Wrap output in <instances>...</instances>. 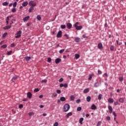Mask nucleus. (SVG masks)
<instances>
[{"instance_id":"obj_1","label":"nucleus","mask_w":126,"mask_h":126,"mask_svg":"<svg viewBox=\"0 0 126 126\" xmlns=\"http://www.w3.org/2000/svg\"><path fill=\"white\" fill-rule=\"evenodd\" d=\"M78 24H79V23L77 22L73 25V26L76 30H81V29H82V26H78Z\"/></svg>"},{"instance_id":"obj_2","label":"nucleus","mask_w":126,"mask_h":126,"mask_svg":"<svg viewBox=\"0 0 126 126\" xmlns=\"http://www.w3.org/2000/svg\"><path fill=\"white\" fill-rule=\"evenodd\" d=\"M70 109V106L68 104H64L63 106V110L65 112H67Z\"/></svg>"},{"instance_id":"obj_3","label":"nucleus","mask_w":126,"mask_h":126,"mask_svg":"<svg viewBox=\"0 0 126 126\" xmlns=\"http://www.w3.org/2000/svg\"><path fill=\"white\" fill-rule=\"evenodd\" d=\"M29 5H30V6L31 7H35V6H36V5H37V3L35 2H34L33 0H31L29 2Z\"/></svg>"},{"instance_id":"obj_4","label":"nucleus","mask_w":126,"mask_h":126,"mask_svg":"<svg viewBox=\"0 0 126 126\" xmlns=\"http://www.w3.org/2000/svg\"><path fill=\"white\" fill-rule=\"evenodd\" d=\"M21 34H22V31H18L16 33V36H15L16 39H18V38H20V37H21Z\"/></svg>"},{"instance_id":"obj_5","label":"nucleus","mask_w":126,"mask_h":126,"mask_svg":"<svg viewBox=\"0 0 126 126\" xmlns=\"http://www.w3.org/2000/svg\"><path fill=\"white\" fill-rule=\"evenodd\" d=\"M60 88H62L63 87H64V88H67V87H68V84H67V83H65L64 84H60Z\"/></svg>"},{"instance_id":"obj_6","label":"nucleus","mask_w":126,"mask_h":126,"mask_svg":"<svg viewBox=\"0 0 126 126\" xmlns=\"http://www.w3.org/2000/svg\"><path fill=\"white\" fill-rule=\"evenodd\" d=\"M100 86H101V81H99V83L98 82L95 83L94 85V87L95 88L97 87H99Z\"/></svg>"},{"instance_id":"obj_7","label":"nucleus","mask_w":126,"mask_h":126,"mask_svg":"<svg viewBox=\"0 0 126 126\" xmlns=\"http://www.w3.org/2000/svg\"><path fill=\"white\" fill-rule=\"evenodd\" d=\"M97 48H98V49H99V50H102V49H103V44H102V43H98Z\"/></svg>"},{"instance_id":"obj_8","label":"nucleus","mask_w":126,"mask_h":126,"mask_svg":"<svg viewBox=\"0 0 126 126\" xmlns=\"http://www.w3.org/2000/svg\"><path fill=\"white\" fill-rule=\"evenodd\" d=\"M62 31H59L57 34V38H61V37H62Z\"/></svg>"},{"instance_id":"obj_9","label":"nucleus","mask_w":126,"mask_h":126,"mask_svg":"<svg viewBox=\"0 0 126 126\" xmlns=\"http://www.w3.org/2000/svg\"><path fill=\"white\" fill-rule=\"evenodd\" d=\"M61 62H62V59H61V58H57L55 60V63H56V64L60 63Z\"/></svg>"},{"instance_id":"obj_10","label":"nucleus","mask_w":126,"mask_h":126,"mask_svg":"<svg viewBox=\"0 0 126 126\" xmlns=\"http://www.w3.org/2000/svg\"><path fill=\"white\" fill-rule=\"evenodd\" d=\"M66 27L68 29H71V27H72V25L70 23H68L66 24Z\"/></svg>"},{"instance_id":"obj_11","label":"nucleus","mask_w":126,"mask_h":126,"mask_svg":"<svg viewBox=\"0 0 126 126\" xmlns=\"http://www.w3.org/2000/svg\"><path fill=\"white\" fill-rule=\"evenodd\" d=\"M108 110L109 111L110 114H112L113 113V107H112L111 106L109 105L108 106Z\"/></svg>"},{"instance_id":"obj_12","label":"nucleus","mask_w":126,"mask_h":126,"mask_svg":"<svg viewBox=\"0 0 126 126\" xmlns=\"http://www.w3.org/2000/svg\"><path fill=\"white\" fill-rule=\"evenodd\" d=\"M28 5V1H26L22 3V6L24 7L25 6H27Z\"/></svg>"},{"instance_id":"obj_13","label":"nucleus","mask_w":126,"mask_h":126,"mask_svg":"<svg viewBox=\"0 0 126 126\" xmlns=\"http://www.w3.org/2000/svg\"><path fill=\"white\" fill-rule=\"evenodd\" d=\"M29 18H30V17L29 16H27V17L24 18L23 21H24V22H25L26 21H28V20H29Z\"/></svg>"},{"instance_id":"obj_14","label":"nucleus","mask_w":126,"mask_h":126,"mask_svg":"<svg viewBox=\"0 0 126 126\" xmlns=\"http://www.w3.org/2000/svg\"><path fill=\"white\" fill-rule=\"evenodd\" d=\"M91 109L92 110H96L97 109V107H96V105L95 104H93L91 107Z\"/></svg>"},{"instance_id":"obj_15","label":"nucleus","mask_w":126,"mask_h":126,"mask_svg":"<svg viewBox=\"0 0 126 126\" xmlns=\"http://www.w3.org/2000/svg\"><path fill=\"white\" fill-rule=\"evenodd\" d=\"M89 91H90L89 88H86L84 90L83 92L85 94H86L87 93H88V92H89Z\"/></svg>"},{"instance_id":"obj_16","label":"nucleus","mask_w":126,"mask_h":126,"mask_svg":"<svg viewBox=\"0 0 126 126\" xmlns=\"http://www.w3.org/2000/svg\"><path fill=\"white\" fill-rule=\"evenodd\" d=\"M11 28V26H6V27H4L3 28V29L4 30H7L8 29H10Z\"/></svg>"},{"instance_id":"obj_17","label":"nucleus","mask_w":126,"mask_h":126,"mask_svg":"<svg viewBox=\"0 0 126 126\" xmlns=\"http://www.w3.org/2000/svg\"><path fill=\"white\" fill-rule=\"evenodd\" d=\"M108 102L110 103L111 104H112L114 102V99L111 98H109L108 99Z\"/></svg>"},{"instance_id":"obj_18","label":"nucleus","mask_w":126,"mask_h":126,"mask_svg":"<svg viewBox=\"0 0 126 126\" xmlns=\"http://www.w3.org/2000/svg\"><path fill=\"white\" fill-rule=\"evenodd\" d=\"M74 99H75V96H74L73 95H71L70 96V101H74Z\"/></svg>"},{"instance_id":"obj_19","label":"nucleus","mask_w":126,"mask_h":126,"mask_svg":"<svg viewBox=\"0 0 126 126\" xmlns=\"http://www.w3.org/2000/svg\"><path fill=\"white\" fill-rule=\"evenodd\" d=\"M72 116V112H69L66 115V117L67 118H69V117H71Z\"/></svg>"},{"instance_id":"obj_20","label":"nucleus","mask_w":126,"mask_h":126,"mask_svg":"<svg viewBox=\"0 0 126 126\" xmlns=\"http://www.w3.org/2000/svg\"><path fill=\"white\" fill-rule=\"evenodd\" d=\"M65 100H66V99H65V97H64V96H62L60 97V101H61L62 102H64Z\"/></svg>"},{"instance_id":"obj_21","label":"nucleus","mask_w":126,"mask_h":126,"mask_svg":"<svg viewBox=\"0 0 126 126\" xmlns=\"http://www.w3.org/2000/svg\"><path fill=\"white\" fill-rule=\"evenodd\" d=\"M27 96L28 98H32V94L31 92H29L27 93Z\"/></svg>"},{"instance_id":"obj_22","label":"nucleus","mask_w":126,"mask_h":126,"mask_svg":"<svg viewBox=\"0 0 126 126\" xmlns=\"http://www.w3.org/2000/svg\"><path fill=\"white\" fill-rule=\"evenodd\" d=\"M16 79H17V76H14L11 79V81H12L13 82H14V81H15V80H16Z\"/></svg>"},{"instance_id":"obj_23","label":"nucleus","mask_w":126,"mask_h":126,"mask_svg":"<svg viewBox=\"0 0 126 126\" xmlns=\"http://www.w3.org/2000/svg\"><path fill=\"white\" fill-rule=\"evenodd\" d=\"M75 41L77 43L80 42V38H79V37H76L75 39Z\"/></svg>"},{"instance_id":"obj_24","label":"nucleus","mask_w":126,"mask_h":126,"mask_svg":"<svg viewBox=\"0 0 126 126\" xmlns=\"http://www.w3.org/2000/svg\"><path fill=\"white\" fill-rule=\"evenodd\" d=\"M84 120V119L83 118H80L79 122V123L80 124V125H82V124H83L82 122H83Z\"/></svg>"},{"instance_id":"obj_25","label":"nucleus","mask_w":126,"mask_h":126,"mask_svg":"<svg viewBox=\"0 0 126 126\" xmlns=\"http://www.w3.org/2000/svg\"><path fill=\"white\" fill-rule=\"evenodd\" d=\"M25 59L27 61V62H29V61H30V60H31V57H25Z\"/></svg>"},{"instance_id":"obj_26","label":"nucleus","mask_w":126,"mask_h":126,"mask_svg":"<svg viewBox=\"0 0 126 126\" xmlns=\"http://www.w3.org/2000/svg\"><path fill=\"white\" fill-rule=\"evenodd\" d=\"M124 101H125V99L124 98L121 97L119 99V102L120 103H124Z\"/></svg>"},{"instance_id":"obj_27","label":"nucleus","mask_w":126,"mask_h":126,"mask_svg":"<svg viewBox=\"0 0 126 126\" xmlns=\"http://www.w3.org/2000/svg\"><path fill=\"white\" fill-rule=\"evenodd\" d=\"M86 99L87 102H90L91 101V97L90 96H88Z\"/></svg>"},{"instance_id":"obj_28","label":"nucleus","mask_w":126,"mask_h":126,"mask_svg":"<svg viewBox=\"0 0 126 126\" xmlns=\"http://www.w3.org/2000/svg\"><path fill=\"white\" fill-rule=\"evenodd\" d=\"M36 18L39 21H40L42 19V18L41 17V16L40 15H37Z\"/></svg>"},{"instance_id":"obj_29","label":"nucleus","mask_w":126,"mask_h":126,"mask_svg":"<svg viewBox=\"0 0 126 126\" xmlns=\"http://www.w3.org/2000/svg\"><path fill=\"white\" fill-rule=\"evenodd\" d=\"M80 57V55H79V54H76L75 55V59H76V60L79 59Z\"/></svg>"},{"instance_id":"obj_30","label":"nucleus","mask_w":126,"mask_h":126,"mask_svg":"<svg viewBox=\"0 0 126 126\" xmlns=\"http://www.w3.org/2000/svg\"><path fill=\"white\" fill-rule=\"evenodd\" d=\"M33 10H34V7H31L29 9V12H32V11H33Z\"/></svg>"},{"instance_id":"obj_31","label":"nucleus","mask_w":126,"mask_h":126,"mask_svg":"<svg viewBox=\"0 0 126 126\" xmlns=\"http://www.w3.org/2000/svg\"><path fill=\"white\" fill-rule=\"evenodd\" d=\"M2 5H3V6H6V5H8V2H4L2 3Z\"/></svg>"},{"instance_id":"obj_32","label":"nucleus","mask_w":126,"mask_h":126,"mask_svg":"<svg viewBox=\"0 0 126 126\" xmlns=\"http://www.w3.org/2000/svg\"><path fill=\"white\" fill-rule=\"evenodd\" d=\"M103 95L102 94H99L98 95V99L99 100H101L102 99V97Z\"/></svg>"},{"instance_id":"obj_33","label":"nucleus","mask_w":126,"mask_h":126,"mask_svg":"<svg viewBox=\"0 0 126 126\" xmlns=\"http://www.w3.org/2000/svg\"><path fill=\"white\" fill-rule=\"evenodd\" d=\"M12 53V51H7L6 54L8 56H10Z\"/></svg>"},{"instance_id":"obj_34","label":"nucleus","mask_w":126,"mask_h":126,"mask_svg":"<svg viewBox=\"0 0 126 126\" xmlns=\"http://www.w3.org/2000/svg\"><path fill=\"white\" fill-rule=\"evenodd\" d=\"M65 27H66L65 25H62L61 26V28H62V29H65Z\"/></svg>"},{"instance_id":"obj_35","label":"nucleus","mask_w":126,"mask_h":126,"mask_svg":"<svg viewBox=\"0 0 126 126\" xmlns=\"http://www.w3.org/2000/svg\"><path fill=\"white\" fill-rule=\"evenodd\" d=\"M48 81L46 79L42 80L41 81V83H47Z\"/></svg>"},{"instance_id":"obj_36","label":"nucleus","mask_w":126,"mask_h":126,"mask_svg":"<svg viewBox=\"0 0 126 126\" xmlns=\"http://www.w3.org/2000/svg\"><path fill=\"white\" fill-rule=\"evenodd\" d=\"M17 5V2H14L13 4V7L15 8Z\"/></svg>"},{"instance_id":"obj_37","label":"nucleus","mask_w":126,"mask_h":126,"mask_svg":"<svg viewBox=\"0 0 126 126\" xmlns=\"http://www.w3.org/2000/svg\"><path fill=\"white\" fill-rule=\"evenodd\" d=\"M114 49H115V46H114V45H112L110 47V50L111 51H114Z\"/></svg>"},{"instance_id":"obj_38","label":"nucleus","mask_w":126,"mask_h":126,"mask_svg":"<svg viewBox=\"0 0 126 126\" xmlns=\"http://www.w3.org/2000/svg\"><path fill=\"white\" fill-rule=\"evenodd\" d=\"M12 12H16V8H13L11 10Z\"/></svg>"},{"instance_id":"obj_39","label":"nucleus","mask_w":126,"mask_h":126,"mask_svg":"<svg viewBox=\"0 0 126 126\" xmlns=\"http://www.w3.org/2000/svg\"><path fill=\"white\" fill-rule=\"evenodd\" d=\"M65 50L64 49H61L59 51V53L60 54H63V52H64Z\"/></svg>"},{"instance_id":"obj_40","label":"nucleus","mask_w":126,"mask_h":126,"mask_svg":"<svg viewBox=\"0 0 126 126\" xmlns=\"http://www.w3.org/2000/svg\"><path fill=\"white\" fill-rule=\"evenodd\" d=\"M56 92L58 94H61V93H62V91H61V90H57L56 91Z\"/></svg>"},{"instance_id":"obj_41","label":"nucleus","mask_w":126,"mask_h":126,"mask_svg":"<svg viewBox=\"0 0 126 126\" xmlns=\"http://www.w3.org/2000/svg\"><path fill=\"white\" fill-rule=\"evenodd\" d=\"M47 62L48 63H51L52 62V59H51V58H48L47 59Z\"/></svg>"},{"instance_id":"obj_42","label":"nucleus","mask_w":126,"mask_h":126,"mask_svg":"<svg viewBox=\"0 0 126 126\" xmlns=\"http://www.w3.org/2000/svg\"><path fill=\"white\" fill-rule=\"evenodd\" d=\"M119 81H123L124 80V77H120L119 79Z\"/></svg>"},{"instance_id":"obj_43","label":"nucleus","mask_w":126,"mask_h":126,"mask_svg":"<svg viewBox=\"0 0 126 126\" xmlns=\"http://www.w3.org/2000/svg\"><path fill=\"white\" fill-rule=\"evenodd\" d=\"M7 35V32H5L2 35V38H5V37Z\"/></svg>"},{"instance_id":"obj_44","label":"nucleus","mask_w":126,"mask_h":126,"mask_svg":"<svg viewBox=\"0 0 126 126\" xmlns=\"http://www.w3.org/2000/svg\"><path fill=\"white\" fill-rule=\"evenodd\" d=\"M91 79H92V75L90 74V75H89V77L88 78V80H91Z\"/></svg>"},{"instance_id":"obj_45","label":"nucleus","mask_w":126,"mask_h":126,"mask_svg":"<svg viewBox=\"0 0 126 126\" xmlns=\"http://www.w3.org/2000/svg\"><path fill=\"white\" fill-rule=\"evenodd\" d=\"M106 119L107 121H110L111 120V117H110V116L106 117Z\"/></svg>"},{"instance_id":"obj_46","label":"nucleus","mask_w":126,"mask_h":126,"mask_svg":"<svg viewBox=\"0 0 126 126\" xmlns=\"http://www.w3.org/2000/svg\"><path fill=\"white\" fill-rule=\"evenodd\" d=\"M116 43H117V45H122V42H119V40H116Z\"/></svg>"},{"instance_id":"obj_47","label":"nucleus","mask_w":126,"mask_h":126,"mask_svg":"<svg viewBox=\"0 0 126 126\" xmlns=\"http://www.w3.org/2000/svg\"><path fill=\"white\" fill-rule=\"evenodd\" d=\"M97 73H98V74H102V71L101 70H100L99 69H98L97 70Z\"/></svg>"},{"instance_id":"obj_48","label":"nucleus","mask_w":126,"mask_h":126,"mask_svg":"<svg viewBox=\"0 0 126 126\" xmlns=\"http://www.w3.org/2000/svg\"><path fill=\"white\" fill-rule=\"evenodd\" d=\"M59 126V123L58 122H56L54 123V124L53 125V126Z\"/></svg>"},{"instance_id":"obj_49","label":"nucleus","mask_w":126,"mask_h":126,"mask_svg":"<svg viewBox=\"0 0 126 126\" xmlns=\"http://www.w3.org/2000/svg\"><path fill=\"white\" fill-rule=\"evenodd\" d=\"M29 115V116H34V112H30Z\"/></svg>"},{"instance_id":"obj_50","label":"nucleus","mask_w":126,"mask_h":126,"mask_svg":"<svg viewBox=\"0 0 126 126\" xmlns=\"http://www.w3.org/2000/svg\"><path fill=\"white\" fill-rule=\"evenodd\" d=\"M112 115H114V117H117V114L116 113V112L115 111H114L113 113H112Z\"/></svg>"},{"instance_id":"obj_51","label":"nucleus","mask_w":126,"mask_h":126,"mask_svg":"<svg viewBox=\"0 0 126 126\" xmlns=\"http://www.w3.org/2000/svg\"><path fill=\"white\" fill-rule=\"evenodd\" d=\"M52 95H53V96L54 97H57V96H58V94H57V93H53Z\"/></svg>"},{"instance_id":"obj_52","label":"nucleus","mask_w":126,"mask_h":126,"mask_svg":"<svg viewBox=\"0 0 126 126\" xmlns=\"http://www.w3.org/2000/svg\"><path fill=\"white\" fill-rule=\"evenodd\" d=\"M11 47L14 48V47H15V44H14V43L11 44Z\"/></svg>"},{"instance_id":"obj_53","label":"nucleus","mask_w":126,"mask_h":126,"mask_svg":"<svg viewBox=\"0 0 126 126\" xmlns=\"http://www.w3.org/2000/svg\"><path fill=\"white\" fill-rule=\"evenodd\" d=\"M59 82H63V78H61L59 80Z\"/></svg>"},{"instance_id":"obj_54","label":"nucleus","mask_w":126,"mask_h":126,"mask_svg":"<svg viewBox=\"0 0 126 126\" xmlns=\"http://www.w3.org/2000/svg\"><path fill=\"white\" fill-rule=\"evenodd\" d=\"M114 104L115 106H117V105H119V102L118 101H115Z\"/></svg>"},{"instance_id":"obj_55","label":"nucleus","mask_w":126,"mask_h":126,"mask_svg":"<svg viewBox=\"0 0 126 126\" xmlns=\"http://www.w3.org/2000/svg\"><path fill=\"white\" fill-rule=\"evenodd\" d=\"M81 109H82L81 107H77V110L78 111H80Z\"/></svg>"},{"instance_id":"obj_56","label":"nucleus","mask_w":126,"mask_h":126,"mask_svg":"<svg viewBox=\"0 0 126 126\" xmlns=\"http://www.w3.org/2000/svg\"><path fill=\"white\" fill-rule=\"evenodd\" d=\"M6 47H7V46L6 44H4L1 46V48H3L4 49H5V48H6Z\"/></svg>"},{"instance_id":"obj_57","label":"nucleus","mask_w":126,"mask_h":126,"mask_svg":"<svg viewBox=\"0 0 126 126\" xmlns=\"http://www.w3.org/2000/svg\"><path fill=\"white\" fill-rule=\"evenodd\" d=\"M76 103H77V104L80 103V99H78L76 100Z\"/></svg>"},{"instance_id":"obj_58","label":"nucleus","mask_w":126,"mask_h":126,"mask_svg":"<svg viewBox=\"0 0 126 126\" xmlns=\"http://www.w3.org/2000/svg\"><path fill=\"white\" fill-rule=\"evenodd\" d=\"M19 108L20 109H22V108H23V105H22V104H20V105H19Z\"/></svg>"},{"instance_id":"obj_59","label":"nucleus","mask_w":126,"mask_h":126,"mask_svg":"<svg viewBox=\"0 0 126 126\" xmlns=\"http://www.w3.org/2000/svg\"><path fill=\"white\" fill-rule=\"evenodd\" d=\"M34 91L35 92H39V89L36 88V89H35L34 90Z\"/></svg>"},{"instance_id":"obj_60","label":"nucleus","mask_w":126,"mask_h":126,"mask_svg":"<svg viewBox=\"0 0 126 126\" xmlns=\"http://www.w3.org/2000/svg\"><path fill=\"white\" fill-rule=\"evenodd\" d=\"M101 123H102V122H101V121H99V122L97 123V126H101Z\"/></svg>"},{"instance_id":"obj_61","label":"nucleus","mask_w":126,"mask_h":126,"mask_svg":"<svg viewBox=\"0 0 126 126\" xmlns=\"http://www.w3.org/2000/svg\"><path fill=\"white\" fill-rule=\"evenodd\" d=\"M82 37H83V38H88V37L86 36V35H85V34H83Z\"/></svg>"},{"instance_id":"obj_62","label":"nucleus","mask_w":126,"mask_h":126,"mask_svg":"<svg viewBox=\"0 0 126 126\" xmlns=\"http://www.w3.org/2000/svg\"><path fill=\"white\" fill-rule=\"evenodd\" d=\"M90 116V115L89 114H86V118H88V117H89Z\"/></svg>"},{"instance_id":"obj_63","label":"nucleus","mask_w":126,"mask_h":126,"mask_svg":"<svg viewBox=\"0 0 126 126\" xmlns=\"http://www.w3.org/2000/svg\"><path fill=\"white\" fill-rule=\"evenodd\" d=\"M46 30H49L50 29V27L49 26L46 27Z\"/></svg>"},{"instance_id":"obj_64","label":"nucleus","mask_w":126,"mask_h":126,"mask_svg":"<svg viewBox=\"0 0 126 126\" xmlns=\"http://www.w3.org/2000/svg\"><path fill=\"white\" fill-rule=\"evenodd\" d=\"M43 97V95H40L39 96V98H42Z\"/></svg>"}]
</instances>
